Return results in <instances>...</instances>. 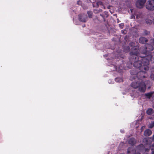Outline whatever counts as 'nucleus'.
I'll use <instances>...</instances> for the list:
<instances>
[{"label":"nucleus","instance_id":"nucleus-4","mask_svg":"<svg viewBox=\"0 0 154 154\" xmlns=\"http://www.w3.org/2000/svg\"><path fill=\"white\" fill-rule=\"evenodd\" d=\"M151 41L150 44H148L145 45L144 49L142 52V53L145 55L151 54L150 52L154 49L153 45L154 44V39L153 38L151 39Z\"/></svg>","mask_w":154,"mask_h":154},{"label":"nucleus","instance_id":"nucleus-21","mask_svg":"<svg viewBox=\"0 0 154 154\" xmlns=\"http://www.w3.org/2000/svg\"><path fill=\"white\" fill-rule=\"evenodd\" d=\"M115 81L116 82H123L122 79L119 78H117L115 79Z\"/></svg>","mask_w":154,"mask_h":154},{"label":"nucleus","instance_id":"nucleus-31","mask_svg":"<svg viewBox=\"0 0 154 154\" xmlns=\"http://www.w3.org/2000/svg\"><path fill=\"white\" fill-rule=\"evenodd\" d=\"M100 16H101L103 18V20H104V21H105V18H104V15L103 14H100Z\"/></svg>","mask_w":154,"mask_h":154},{"label":"nucleus","instance_id":"nucleus-36","mask_svg":"<svg viewBox=\"0 0 154 154\" xmlns=\"http://www.w3.org/2000/svg\"><path fill=\"white\" fill-rule=\"evenodd\" d=\"M152 71H154V66L152 68Z\"/></svg>","mask_w":154,"mask_h":154},{"label":"nucleus","instance_id":"nucleus-30","mask_svg":"<svg viewBox=\"0 0 154 154\" xmlns=\"http://www.w3.org/2000/svg\"><path fill=\"white\" fill-rule=\"evenodd\" d=\"M82 4V2L80 1L79 0L77 2V4H78L79 5H81Z\"/></svg>","mask_w":154,"mask_h":154},{"label":"nucleus","instance_id":"nucleus-39","mask_svg":"<svg viewBox=\"0 0 154 154\" xmlns=\"http://www.w3.org/2000/svg\"><path fill=\"white\" fill-rule=\"evenodd\" d=\"M131 11H132V10H131Z\"/></svg>","mask_w":154,"mask_h":154},{"label":"nucleus","instance_id":"nucleus-27","mask_svg":"<svg viewBox=\"0 0 154 154\" xmlns=\"http://www.w3.org/2000/svg\"><path fill=\"white\" fill-rule=\"evenodd\" d=\"M121 33L122 34H126V31L125 30H121Z\"/></svg>","mask_w":154,"mask_h":154},{"label":"nucleus","instance_id":"nucleus-33","mask_svg":"<svg viewBox=\"0 0 154 154\" xmlns=\"http://www.w3.org/2000/svg\"><path fill=\"white\" fill-rule=\"evenodd\" d=\"M150 150V149H149V148H146L145 149V151L146 152H148Z\"/></svg>","mask_w":154,"mask_h":154},{"label":"nucleus","instance_id":"nucleus-6","mask_svg":"<svg viewBox=\"0 0 154 154\" xmlns=\"http://www.w3.org/2000/svg\"><path fill=\"white\" fill-rule=\"evenodd\" d=\"M146 9L149 10H154V0H150L147 3L146 6Z\"/></svg>","mask_w":154,"mask_h":154},{"label":"nucleus","instance_id":"nucleus-24","mask_svg":"<svg viewBox=\"0 0 154 154\" xmlns=\"http://www.w3.org/2000/svg\"><path fill=\"white\" fill-rule=\"evenodd\" d=\"M144 33L145 35H149L150 34V32L145 30L144 31Z\"/></svg>","mask_w":154,"mask_h":154},{"label":"nucleus","instance_id":"nucleus-10","mask_svg":"<svg viewBox=\"0 0 154 154\" xmlns=\"http://www.w3.org/2000/svg\"><path fill=\"white\" fill-rule=\"evenodd\" d=\"M128 143L129 144L131 145H134L136 143V139L133 137L129 139Z\"/></svg>","mask_w":154,"mask_h":154},{"label":"nucleus","instance_id":"nucleus-3","mask_svg":"<svg viewBox=\"0 0 154 154\" xmlns=\"http://www.w3.org/2000/svg\"><path fill=\"white\" fill-rule=\"evenodd\" d=\"M140 71L137 72L136 76H132L131 78V80L133 81V80L136 79H141L143 78H145V76L144 74L149 69L148 66L144 65V67H141L139 69Z\"/></svg>","mask_w":154,"mask_h":154},{"label":"nucleus","instance_id":"nucleus-2","mask_svg":"<svg viewBox=\"0 0 154 154\" xmlns=\"http://www.w3.org/2000/svg\"><path fill=\"white\" fill-rule=\"evenodd\" d=\"M134 82L131 83V86L134 89L138 88V90L141 92H144L146 89V85L145 83L141 79H137Z\"/></svg>","mask_w":154,"mask_h":154},{"label":"nucleus","instance_id":"nucleus-7","mask_svg":"<svg viewBox=\"0 0 154 154\" xmlns=\"http://www.w3.org/2000/svg\"><path fill=\"white\" fill-rule=\"evenodd\" d=\"M146 0H138L136 3V7L139 8H142L144 6Z\"/></svg>","mask_w":154,"mask_h":154},{"label":"nucleus","instance_id":"nucleus-19","mask_svg":"<svg viewBox=\"0 0 154 154\" xmlns=\"http://www.w3.org/2000/svg\"><path fill=\"white\" fill-rule=\"evenodd\" d=\"M102 11V10L101 9H94L93 11L94 13L95 14H97L100 12H101Z\"/></svg>","mask_w":154,"mask_h":154},{"label":"nucleus","instance_id":"nucleus-20","mask_svg":"<svg viewBox=\"0 0 154 154\" xmlns=\"http://www.w3.org/2000/svg\"><path fill=\"white\" fill-rule=\"evenodd\" d=\"M96 4L97 7H99V6H103V2L100 1L97 2L96 3Z\"/></svg>","mask_w":154,"mask_h":154},{"label":"nucleus","instance_id":"nucleus-12","mask_svg":"<svg viewBox=\"0 0 154 154\" xmlns=\"http://www.w3.org/2000/svg\"><path fill=\"white\" fill-rule=\"evenodd\" d=\"M152 131L149 129H147L145 131L144 133V135L146 137L149 136L152 134Z\"/></svg>","mask_w":154,"mask_h":154},{"label":"nucleus","instance_id":"nucleus-25","mask_svg":"<svg viewBox=\"0 0 154 154\" xmlns=\"http://www.w3.org/2000/svg\"><path fill=\"white\" fill-rule=\"evenodd\" d=\"M135 43H134V42H130L129 44V45L130 46H131V47H132V46L134 47V46H135Z\"/></svg>","mask_w":154,"mask_h":154},{"label":"nucleus","instance_id":"nucleus-8","mask_svg":"<svg viewBox=\"0 0 154 154\" xmlns=\"http://www.w3.org/2000/svg\"><path fill=\"white\" fill-rule=\"evenodd\" d=\"M87 16L84 14L79 15V20L82 22H85L87 20Z\"/></svg>","mask_w":154,"mask_h":154},{"label":"nucleus","instance_id":"nucleus-18","mask_svg":"<svg viewBox=\"0 0 154 154\" xmlns=\"http://www.w3.org/2000/svg\"><path fill=\"white\" fill-rule=\"evenodd\" d=\"M146 23L148 25H150L152 23V21L151 20L149 19H146L145 20Z\"/></svg>","mask_w":154,"mask_h":154},{"label":"nucleus","instance_id":"nucleus-32","mask_svg":"<svg viewBox=\"0 0 154 154\" xmlns=\"http://www.w3.org/2000/svg\"><path fill=\"white\" fill-rule=\"evenodd\" d=\"M131 19H135V16L134 15H133L131 16Z\"/></svg>","mask_w":154,"mask_h":154},{"label":"nucleus","instance_id":"nucleus-16","mask_svg":"<svg viewBox=\"0 0 154 154\" xmlns=\"http://www.w3.org/2000/svg\"><path fill=\"white\" fill-rule=\"evenodd\" d=\"M124 51L126 52H128L130 51V48L128 46H125L124 47Z\"/></svg>","mask_w":154,"mask_h":154},{"label":"nucleus","instance_id":"nucleus-37","mask_svg":"<svg viewBox=\"0 0 154 154\" xmlns=\"http://www.w3.org/2000/svg\"><path fill=\"white\" fill-rule=\"evenodd\" d=\"M152 154H154V150H152Z\"/></svg>","mask_w":154,"mask_h":154},{"label":"nucleus","instance_id":"nucleus-26","mask_svg":"<svg viewBox=\"0 0 154 154\" xmlns=\"http://www.w3.org/2000/svg\"><path fill=\"white\" fill-rule=\"evenodd\" d=\"M119 27L121 29H122L123 28L124 24L123 23H122L119 24Z\"/></svg>","mask_w":154,"mask_h":154},{"label":"nucleus","instance_id":"nucleus-11","mask_svg":"<svg viewBox=\"0 0 154 154\" xmlns=\"http://www.w3.org/2000/svg\"><path fill=\"white\" fill-rule=\"evenodd\" d=\"M139 42L142 44H145L148 41V39L145 37H140L139 38Z\"/></svg>","mask_w":154,"mask_h":154},{"label":"nucleus","instance_id":"nucleus-22","mask_svg":"<svg viewBox=\"0 0 154 154\" xmlns=\"http://www.w3.org/2000/svg\"><path fill=\"white\" fill-rule=\"evenodd\" d=\"M131 149H132L131 147H129L128 149V150H127V154H129V153H130L131 152L130 150ZM134 154H140V153L139 152H137V153H135Z\"/></svg>","mask_w":154,"mask_h":154},{"label":"nucleus","instance_id":"nucleus-23","mask_svg":"<svg viewBox=\"0 0 154 154\" xmlns=\"http://www.w3.org/2000/svg\"><path fill=\"white\" fill-rule=\"evenodd\" d=\"M154 127V122H152L151 123L149 124V128H152Z\"/></svg>","mask_w":154,"mask_h":154},{"label":"nucleus","instance_id":"nucleus-15","mask_svg":"<svg viewBox=\"0 0 154 154\" xmlns=\"http://www.w3.org/2000/svg\"><path fill=\"white\" fill-rule=\"evenodd\" d=\"M153 94V92H150L148 93H146L145 96H146L149 99H150L152 97V95Z\"/></svg>","mask_w":154,"mask_h":154},{"label":"nucleus","instance_id":"nucleus-17","mask_svg":"<svg viewBox=\"0 0 154 154\" xmlns=\"http://www.w3.org/2000/svg\"><path fill=\"white\" fill-rule=\"evenodd\" d=\"M88 17L90 18H91L93 17V13L92 11H88L87 12Z\"/></svg>","mask_w":154,"mask_h":154},{"label":"nucleus","instance_id":"nucleus-35","mask_svg":"<svg viewBox=\"0 0 154 154\" xmlns=\"http://www.w3.org/2000/svg\"><path fill=\"white\" fill-rule=\"evenodd\" d=\"M152 150H154V144L152 146V148H151Z\"/></svg>","mask_w":154,"mask_h":154},{"label":"nucleus","instance_id":"nucleus-1","mask_svg":"<svg viewBox=\"0 0 154 154\" xmlns=\"http://www.w3.org/2000/svg\"><path fill=\"white\" fill-rule=\"evenodd\" d=\"M131 65L139 69L141 67H144V65L148 66L149 62L148 59L143 56H138L135 58L134 57H129Z\"/></svg>","mask_w":154,"mask_h":154},{"label":"nucleus","instance_id":"nucleus-5","mask_svg":"<svg viewBox=\"0 0 154 154\" xmlns=\"http://www.w3.org/2000/svg\"><path fill=\"white\" fill-rule=\"evenodd\" d=\"M139 46H134L131 48V51L130 52V57H134L135 58L138 56L139 54Z\"/></svg>","mask_w":154,"mask_h":154},{"label":"nucleus","instance_id":"nucleus-34","mask_svg":"<svg viewBox=\"0 0 154 154\" xmlns=\"http://www.w3.org/2000/svg\"><path fill=\"white\" fill-rule=\"evenodd\" d=\"M143 144H140L138 145V147H143Z\"/></svg>","mask_w":154,"mask_h":154},{"label":"nucleus","instance_id":"nucleus-13","mask_svg":"<svg viewBox=\"0 0 154 154\" xmlns=\"http://www.w3.org/2000/svg\"><path fill=\"white\" fill-rule=\"evenodd\" d=\"M130 72L132 75L130 77V80H131V78L133 76H136L137 71H136L135 69H131L130 71Z\"/></svg>","mask_w":154,"mask_h":154},{"label":"nucleus","instance_id":"nucleus-28","mask_svg":"<svg viewBox=\"0 0 154 154\" xmlns=\"http://www.w3.org/2000/svg\"><path fill=\"white\" fill-rule=\"evenodd\" d=\"M150 77L151 79L154 80V74H151L150 75Z\"/></svg>","mask_w":154,"mask_h":154},{"label":"nucleus","instance_id":"nucleus-38","mask_svg":"<svg viewBox=\"0 0 154 154\" xmlns=\"http://www.w3.org/2000/svg\"><path fill=\"white\" fill-rule=\"evenodd\" d=\"M85 24H84L83 25V26H82V27H85Z\"/></svg>","mask_w":154,"mask_h":154},{"label":"nucleus","instance_id":"nucleus-14","mask_svg":"<svg viewBox=\"0 0 154 154\" xmlns=\"http://www.w3.org/2000/svg\"><path fill=\"white\" fill-rule=\"evenodd\" d=\"M146 113L149 115H151L153 113V110L152 108L148 109L146 112Z\"/></svg>","mask_w":154,"mask_h":154},{"label":"nucleus","instance_id":"nucleus-29","mask_svg":"<svg viewBox=\"0 0 154 154\" xmlns=\"http://www.w3.org/2000/svg\"><path fill=\"white\" fill-rule=\"evenodd\" d=\"M136 18L137 19H139V18H140V14H137L136 15Z\"/></svg>","mask_w":154,"mask_h":154},{"label":"nucleus","instance_id":"nucleus-9","mask_svg":"<svg viewBox=\"0 0 154 154\" xmlns=\"http://www.w3.org/2000/svg\"><path fill=\"white\" fill-rule=\"evenodd\" d=\"M143 57H146V58L148 59L149 63L150 61L152 63H154V56L151 54L145 55Z\"/></svg>","mask_w":154,"mask_h":154}]
</instances>
